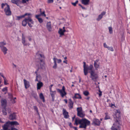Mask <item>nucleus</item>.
<instances>
[{
    "instance_id": "52",
    "label": "nucleus",
    "mask_w": 130,
    "mask_h": 130,
    "mask_svg": "<svg viewBox=\"0 0 130 130\" xmlns=\"http://www.w3.org/2000/svg\"><path fill=\"white\" fill-rule=\"evenodd\" d=\"M41 16V15L40 14L39 15H36V17L37 19L38 18H39V17H40Z\"/></svg>"
},
{
    "instance_id": "4",
    "label": "nucleus",
    "mask_w": 130,
    "mask_h": 130,
    "mask_svg": "<svg viewBox=\"0 0 130 130\" xmlns=\"http://www.w3.org/2000/svg\"><path fill=\"white\" fill-rule=\"evenodd\" d=\"M111 128L112 130H120V126H121V122L116 120L114 123L113 124Z\"/></svg>"
},
{
    "instance_id": "46",
    "label": "nucleus",
    "mask_w": 130,
    "mask_h": 130,
    "mask_svg": "<svg viewBox=\"0 0 130 130\" xmlns=\"http://www.w3.org/2000/svg\"><path fill=\"white\" fill-rule=\"evenodd\" d=\"M57 63H60L62 62L61 60V59H57Z\"/></svg>"
},
{
    "instance_id": "55",
    "label": "nucleus",
    "mask_w": 130,
    "mask_h": 130,
    "mask_svg": "<svg viewBox=\"0 0 130 130\" xmlns=\"http://www.w3.org/2000/svg\"><path fill=\"white\" fill-rule=\"evenodd\" d=\"M104 46L105 47H106V48H108V47L107 46V45H106V43H104Z\"/></svg>"
},
{
    "instance_id": "43",
    "label": "nucleus",
    "mask_w": 130,
    "mask_h": 130,
    "mask_svg": "<svg viewBox=\"0 0 130 130\" xmlns=\"http://www.w3.org/2000/svg\"><path fill=\"white\" fill-rule=\"evenodd\" d=\"M53 59L54 61V63H56V61H57V59L54 57Z\"/></svg>"
},
{
    "instance_id": "18",
    "label": "nucleus",
    "mask_w": 130,
    "mask_h": 130,
    "mask_svg": "<svg viewBox=\"0 0 130 130\" xmlns=\"http://www.w3.org/2000/svg\"><path fill=\"white\" fill-rule=\"evenodd\" d=\"M93 123L95 125H99L100 124V122L98 119H94L93 120Z\"/></svg>"
},
{
    "instance_id": "27",
    "label": "nucleus",
    "mask_w": 130,
    "mask_h": 130,
    "mask_svg": "<svg viewBox=\"0 0 130 130\" xmlns=\"http://www.w3.org/2000/svg\"><path fill=\"white\" fill-rule=\"evenodd\" d=\"M39 96H40V98L43 101V102H44L45 101V100L44 97V96L43 95L42 93H41L40 94Z\"/></svg>"
},
{
    "instance_id": "40",
    "label": "nucleus",
    "mask_w": 130,
    "mask_h": 130,
    "mask_svg": "<svg viewBox=\"0 0 130 130\" xmlns=\"http://www.w3.org/2000/svg\"><path fill=\"white\" fill-rule=\"evenodd\" d=\"M7 88L6 87L4 88L2 90V91L3 92H5V91H7Z\"/></svg>"
},
{
    "instance_id": "16",
    "label": "nucleus",
    "mask_w": 130,
    "mask_h": 130,
    "mask_svg": "<svg viewBox=\"0 0 130 130\" xmlns=\"http://www.w3.org/2000/svg\"><path fill=\"white\" fill-rule=\"evenodd\" d=\"M24 83L25 88L26 89H27L30 86L29 83L28 81H27L25 79H24Z\"/></svg>"
},
{
    "instance_id": "62",
    "label": "nucleus",
    "mask_w": 130,
    "mask_h": 130,
    "mask_svg": "<svg viewBox=\"0 0 130 130\" xmlns=\"http://www.w3.org/2000/svg\"><path fill=\"white\" fill-rule=\"evenodd\" d=\"M102 95V92H100L99 94V96H101Z\"/></svg>"
},
{
    "instance_id": "7",
    "label": "nucleus",
    "mask_w": 130,
    "mask_h": 130,
    "mask_svg": "<svg viewBox=\"0 0 130 130\" xmlns=\"http://www.w3.org/2000/svg\"><path fill=\"white\" fill-rule=\"evenodd\" d=\"M6 44V43L4 42H0V47L1 51L3 53L4 55L7 53L8 49L6 47L4 46Z\"/></svg>"
},
{
    "instance_id": "57",
    "label": "nucleus",
    "mask_w": 130,
    "mask_h": 130,
    "mask_svg": "<svg viewBox=\"0 0 130 130\" xmlns=\"http://www.w3.org/2000/svg\"><path fill=\"white\" fill-rule=\"evenodd\" d=\"M22 3H26V1L25 0H22Z\"/></svg>"
},
{
    "instance_id": "44",
    "label": "nucleus",
    "mask_w": 130,
    "mask_h": 130,
    "mask_svg": "<svg viewBox=\"0 0 130 130\" xmlns=\"http://www.w3.org/2000/svg\"><path fill=\"white\" fill-rule=\"evenodd\" d=\"M57 63H54V65L53 66V68L54 69H56L57 67Z\"/></svg>"
},
{
    "instance_id": "30",
    "label": "nucleus",
    "mask_w": 130,
    "mask_h": 130,
    "mask_svg": "<svg viewBox=\"0 0 130 130\" xmlns=\"http://www.w3.org/2000/svg\"><path fill=\"white\" fill-rule=\"evenodd\" d=\"M26 19H24L23 20L22 23V24L23 26H26L27 23V21H26Z\"/></svg>"
},
{
    "instance_id": "59",
    "label": "nucleus",
    "mask_w": 130,
    "mask_h": 130,
    "mask_svg": "<svg viewBox=\"0 0 130 130\" xmlns=\"http://www.w3.org/2000/svg\"><path fill=\"white\" fill-rule=\"evenodd\" d=\"M8 23L9 24V26L11 27L12 25V23Z\"/></svg>"
},
{
    "instance_id": "2",
    "label": "nucleus",
    "mask_w": 130,
    "mask_h": 130,
    "mask_svg": "<svg viewBox=\"0 0 130 130\" xmlns=\"http://www.w3.org/2000/svg\"><path fill=\"white\" fill-rule=\"evenodd\" d=\"M5 6V7L4 9V11L6 14L7 16L11 15V12L9 5L6 3L2 4L1 8L2 9H3Z\"/></svg>"
},
{
    "instance_id": "41",
    "label": "nucleus",
    "mask_w": 130,
    "mask_h": 130,
    "mask_svg": "<svg viewBox=\"0 0 130 130\" xmlns=\"http://www.w3.org/2000/svg\"><path fill=\"white\" fill-rule=\"evenodd\" d=\"M34 107L35 110L37 111V112L38 113V108L37 106H34Z\"/></svg>"
},
{
    "instance_id": "36",
    "label": "nucleus",
    "mask_w": 130,
    "mask_h": 130,
    "mask_svg": "<svg viewBox=\"0 0 130 130\" xmlns=\"http://www.w3.org/2000/svg\"><path fill=\"white\" fill-rule=\"evenodd\" d=\"M108 29L109 33L110 34H112V27H109Z\"/></svg>"
},
{
    "instance_id": "29",
    "label": "nucleus",
    "mask_w": 130,
    "mask_h": 130,
    "mask_svg": "<svg viewBox=\"0 0 130 130\" xmlns=\"http://www.w3.org/2000/svg\"><path fill=\"white\" fill-rule=\"evenodd\" d=\"M2 110L3 114L4 115H7L6 107H3Z\"/></svg>"
},
{
    "instance_id": "32",
    "label": "nucleus",
    "mask_w": 130,
    "mask_h": 130,
    "mask_svg": "<svg viewBox=\"0 0 130 130\" xmlns=\"http://www.w3.org/2000/svg\"><path fill=\"white\" fill-rule=\"evenodd\" d=\"M77 113H79V112H81L82 111V107H78L77 108Z\"/></svg>"
},
{
    "instance_id": "9",
    "label": "nucleus",
    "mask_w": 130,
    "mask_h": 130,
    "mask_svg": "<svg viewBox=\"0 0 130 130\" xmlns=\"http://www.w3.org/2000/svg\"><path fill=\"white\" fill-rule=\"evenodd\" d=\"M36 56L40 62H42L44 58V55L42 54L39 53L38 52L36 54Z\"/></svg>"
},
{
    "instance_id": "33",
    "label": "nucleus",
    "mask_w": 130,
    "mask_h": 130,
    "mask_svg": "<svg viewBox=\"0 0 130 130\" xmlns=\"http://www.w3.org/2000/svg\"><path fill=\"white\" fill-rule=\"evenodd\" d=\"M105 114L106 115L104 119L105 120H107L110 119V117L108 115L107 113H105Z\"/></svg>"
},
{
    "instance_id": "15",
    "label": "nucleus",
    "mask_w": 130,
    "mask_h": 130,
    "mask_svg": "<svg viewBox=\"0 0 130 130\" xmlns=\"http://www.w3.org/2000/svg\"><path fill=\"white\" fill-rule=\"evenodd\" d=\"M22 42L23 43V44L24 45H28V44L26 43V41H25V37L24 36V34H22ZM30 44L29 43L28 44V45H29Z\"/></svg>"
},
{
    "instance_id": "37",
    "label": "nucleus",
    "mask_w": 130,
    "mask_h": 130,
    "mask_svg": "<svg viewBox=\"0 0 130 130\" xmlns=\"http://www.w3.org/2000/svg\"><path fill=\"white\" fill-rule=\"evenodd\" d=\"M78 1L77 0L76 1L75 3H72V4L74 6H75L76 4L78 3Z\"/></svg>"
},
{
    "instance_id": "42",
    "label": "nucleus",
    "mask_w": 130,
    "mask_h": 130,
    "mask_svg": "<svg viewBox=\"0 0 130 130\" xmlns=\"http://www.w3.org/2000/svg\"><path fill=\"white\" fill-rule=\"evenodd\" d=\"M8 95L9 96V97L11 99H12L13 98V96L10 93H8Z\"/></svg>"
},
{
    "instance_id": "35",
    "label": "nucleus",
    "mask_w": 130,
    "mask_h": 130,
    "mask_svg": "<svg viewBox=\"0 0 130 130\" xmlns=\"http://www.w3.org/2000/svg\"><path fill=\"white\" fill-rule=\"evenodd\" d=\"M103 16L101 14L99 15L98 18L97 19L98 21H99L102 18Z\"/></svg>"
},
{
    "instance_id": "61",
    "label": "nucleus",
    "mask_w": 130,
    "mask_h": 130,
    "mask_svg": "<svg viewBox=\"0 0 130 130\" xmlns=\"http://www.w3.org/2000/svg\"><path fill=\"white\" fill-rule=\"evenodd\" d=\"M67 60H65L64 61H63V62L64 63H65L66 64H67Z\"/></svg>"
},
{
    "instance_id": "19",
    "label": "nucleus",
    "mask_w": 130,
    "mask_h": 130,
    "mask_svg": "<svg viewBox=\"0 0 130 130\" xmlns=\"http://www.w3.org/2000/svg\"><path fill=\"white\" fill-rule=\"evenodd\" d=\"M43 83L40 81H39L37 84V90L40 89L41 87L43 86Z\"/></svg>"
},
{
    "instance_id": "54",
    "label": "nucleus",
    "mask_w": 130,
    "mask_h": 130,
    "mask_svg": "<svg viewBox=\"0 0 130 130\" xmlns=\"http://www.w3.org/2000/svg\"><path fill=\"white\" fill-rule=\"evenodd\" d=\"M4 84L5 85H7V83H6V78H4Z\"/></svg>"
},
{
    "instance_id": "34",
    "label": "nucleus",
    "mask_w": 130,
    "mask_h": 130,
    "mask_svg": "<svg viewBox=\"0 0 130 130\" xmlns=\"http://www.w3.org/2000/svg\"><path fill=\"white\" fill-rule=\"evenodd\" d=\"M84 94L86 96H88L89 94V92L87 91H85L83 92Z\"/></svg>"
},
{
    "instance_id": "1",
    "label": "nucleus",
    "mask_w": 130,
    "mask_h": 130,
    "mask_svg": "<svg viewBox=\"0 0 130 130\" xmlns=\"http://www.w3.org/2000/svg\"><path fill=\"white\" fill-rule=\"evenodd\" d=\"M75 122L76 125H77L78 123L80 124L79 126L80 128H86L87 126L88 125L90 124V121L85 118L81 120L76 119Z\"/></svg>"
},
{
    "instance_id": "64",
    "label": "nucleus",
    "mask_w": 130,
    "mask_h": 130,
    "mask_svg": "<svg viewBox=\"0 0 130 130\" xmlns=\"http://www.w3.org/2000/svg\"><path fill=\"white\" fill-rule=\"evenodd\" d=\"M73 128L75 129V130H77V129L76 127H74Z\"/></svg>"
},
{
    "instance_id": "24",
    "label": "nucleus",
    "mask_w": 130,
    "mask_h": 130,
    "mask_svg": "<svg viewBox=\"0 0 130 130\" xmlns=\"http://www.w3.org/2000/svg\"><path fill=\"white\" fill-rule=\"evenodd\" d=\"M90 0H82V3L85 5H86L89 4Z\"/></svg>"
},
{
    "instance_id": "63",
    "label": "nucleus",
    "mask_w": 130,
    "mask_h": 130,
    "mask_svg": "<svg viewBox=\"0 0 130 130\" xmlns=\"http://www.w3.org/2000/svg\"><path fill=\"white\" fill-rule=\"evenodd\" d=\"M64 101L66 104L67 103V99H64Z\"/></svg>"
},
{
    "instance_id": "60",
    "label": "nucleus",
    "mask_w": 130,
    "mask_h": 130,
    "mask_svg": "<svg viewBox=\"0 0 130 130\" xmlns=\"http://www.w3.org/2000/svg\"><path fill=\"white\" fill-rule=\"evenodd\" d=\"M7 111L8 113H10L11 111L10 109L9 108H8L7 109Z\"/></svg>"
},
{
    "instance_id": "45",
    "label": "nucleus",
    "mask_w": 130,
    "mask_h": 130,
    "mask_svg": "<svg viewBox=\"0 0 130 130\" xmlns=\"http://www.w3.org/2000/svg\"><path fill=\"white\" fill-rule=\"evenodd\" d=\"M108 50H110L112 51H114L112 47H108Z\"/></svg>"
},
{
    "instance_id": "26",
    "label": "nucleus",
    "mask_w": 130,
    "mask_h": 130,
    "mask_svg": "<svg viewBox=\"0 0 130 130\" xmlns=\"http://www.w3.org/2000/svg\"><path fill=\"white\" fill-rule=\"evenodd\" d=\"M116 115L117 118H119L120 116V111L118 110H116Z\"/></svg>"
},
{
    "instance_id": "47",
    "label": "nucleus",
    "mask_w": 130,
    "mask_h": 130,
    "mask_svg": "<svg viewBox=\"0 0 130 130\" xmlns=\"http://www.w3.org/2000/svg\"><path fill=\"white\" fill-rule=\"evenodd\" d=\"M53 0H48L47 2L49 3H53Z\"/></svg>"
},
{
    "instance_id": "3",
    "label": "nucleus",
    "mask_w": 130,
    "mask_h": 130,
    "mask_svg": "<svg viewBox=\"0 0 130 130\" xmlns=\"http://www.w3.org/2000/svg\"><path fill=\"white\" fill-rule=\"evenodd\" d=\"M19 124L17 121H13L10 122L9 121L7 122L4 125L2 126L4 130H7V129L9 128L11 125H17Z\"/></svg>"
},
{
    "instance_id": "38",
    "label": "nucleus",
    "mask_w": 130,
    "mask_h": 130,
    "mask_svg": "<svg viewBox=\"0 0 130 130\" xmlns=\"http://www.w3.org/2000/svg\"><path fill=\"white\" fill-rule=\"evenodd\" d=\"M37 19H38V21L40 23H42V22L43 21L42 19L41 18H38Z\"/></svg>"
},
{
    "instance_id": "6",
    "label": "nucleus",
    "mask_w": 130,
    "mask_h": 130,
    "mask_svg": "<svg viewBox=\"0 0 130 130\" xmlns=\"http://www.w3.org/2000/svg\"><path fill=\"white\" fill-rule=\"evenodd\" d=\"M90 73V76L92 80L94 82H96L98 78V75L95 73L94 71H91L89 72Z\"/></svg>"
},
{
    "instance_id": "11",
    "label": "nucleus",
    "mask_w": 130,
    "mask_h": 130,
    "mask_svg": "<svg viewBox=\"0 0 130 130\" xmlns=\"http://www.w3.org/2000/svg\"><path fill=\"white\" fill-rule=\"evenodd\" d=\"M11 2L12 3L16 4L18 6H19L22 3V2L19 0H11Z\"/></svg>"
},
{
    "instance_id": "8",
    "label": "nucleus",
    "mask_w": 130,
    "mask_h": 130,
    "mask_svg": "<svg viewBox=\"0 0 130 130\" xmlns=\"http://www.w3.org/2000/svg\"><path fill=\"white\" fill-rule=\"evenodd\" d=\"M57 90L58 92L60 93L62 97H63L67 94V93L65 91V88L64 86H63L62 90L57 89Z\"/></svg>"
},
{
    "instance_id": "39",
    "label": "nucleus",
    "mask_w": 130,
    "mask_h": 130,
    "mask_svg": "<svg viewBox=\"0 0 130 130\" xmlns=\"http://www.w3.org/2000/svg\"><path fill=\"white\" fill-rule=\"evenodd\" d=\"M45 11H43V12H42V13H41L40 14H41V15L42 16H44L45 17H46V15L45 14Z\"/></svg>"
},
{
    "instance_id": "48",
    "label": "nucleus",
    "mask_w": 130,
    "mask_h": 130,
    "mask_svg": "<svg viewBox=\"0 0 130 130\" xmlns=\"http://www.w3.org/2000/svg\"><path fill=\"white\" fill-rule=\"evenodd\" d=\"M28 25L30 27H32L33 26V24H32L31 23V24L30 23H28Z\"/></svg>"
},
{
    "instance_id": "53",
    "label": "nucleus",
    "mask_w": 130,
    "mask_h": 130,
    "mask_svg": "<svg viewBox=\"0 0 130 130\" xmlns=\"http://www.w3.org/2000/svg\"><path fill=\"white\" fill-rule=\"evenodd\" d=\"M105 13H106L105 12L103 11L100 14H101V15H102V16H103V15H104L105 14Z\"/></svg>"
},
{
    "instance_id": "23",
    "label": "nucleus",
    "mask_w": 130,
    "mask_h": 130,
    "mask_svg": "<svg viewBox=\"0 0 130 130\" xmlns=\"http://www.w3.org/2000/svg\"><path fill=\"white\" fill-rule=\"evenodd\" d=\"M63 114L65 118H67L69 117L68 115V112L66 111V110L64 109H63Z\"/></svg>"
},
{
    "instance_id": "22",
    "label": "nucleus",
    "mask_w": 130,
    "mask_h": 130,
    "mask_svg": "<svg viewBox=\"0 0 130 130\" xmlns=\"http://www.w3.org/2000/svg\"><path fill=\"white\" fill-rule=\"evenodd\" d=\"M29 14H28L27 13H25V14H24V15L20 16H16V17L17 18V19H16V20H19L20 19H22L23 18H24V17L26 16L27 15H29Z\"/></svg>"
},
{
    "instance_id": "5",
    "label": "nucleus",
    "mask_w": 130,
    "mask_h": 130,
    "mask_svg": "<svg viewBox=\"0 0 130 130\" xmlns=\"http://www.w3.org/2000/svg\"><path fill=\"white\" fill-rule=\"evenodd\" d=\"M84 63V75H86L88 73V70L91 71H93L92 70L93 68V67L92 64H90V66L88 67L86 66V63L85 62H83Z\"/></svg>"
},
{
    "instance_id": "13",
    "label": "nucleus",
    "mask_w": 130,
    "mask_h": 130,
    "mask_svg": "<svg viewBox=\"0 0 130 130\" xmlns=\"http://www.w3.org/2000/svg\"><path fill=\"white\" fill-rule=\"evenodd\" d=\"M46 28L48 31H51L52 30V27L51 26V22H48L46 24Z\"/></svg>"
},
{
    "instance_id": "10",
    "label": "nucleus",
    "mask_w": 130,
    "mask_h": 130,
    "mask_svg": "<svg viewBox=\"0 0 130 130\" xmlns=\"http://www.w3.org/2000/svg\"><path fill=\"white\" fill-rule=\"evenodd\" d=\"M27 14H30L29 15H27L26 16H27L28 17L26 18H25V19H26V20L28 23H29V22H30L31 24H33L34 21L31 18V14L30 13H27Z\"/></svg>"
},
{
    "instance_id": "14",
    "label": "nucleus",
    "mask_w": 130,
    "mask_h": 130,
    "mask_svg": "<svg viewBox=\"0 0 130 130\" xmlns=\"http://www.w3.org/2000/svg\"><path fill=\"white\" fill-rule=\"evenodd\" d=\"M99 60H96L94 61V66L96 70H98L99 67V64L97 63Z\"/></svg>"
},
{
    "instance_id": "31",
    "label": "nucleus",
    "mask_w": 130,
    "mask_h": 130,
    "mask_svg": "<svg viewBox=\"0 0 130 130\" xmlns=\"http://www.w3.org/2000/svg\"><path fill=\"white\" fill-rule=\"evenodd\" d=\"M58 33L61 35H63L64 34L63 30L61 28L59 29V30L58 31Z\"/></svg>"
},
{
    "instance_id": "17",
    "label": "nucleus",
    "mask_w": 130,
    "mask_h": 130,
    "mask_svg": "<svg viewBox=\"0 0 130 130\" xmlns=\"http://www.w3.org/2000/svg\"><path fill=\"white\" fill-rule=\"evenodd\" d=\"M16 116L15 115V113H13L9 116V119L10 120L16 119Z\"/></svg>"
},
{
    "instance_id": "25",
    "label": "nucleus",
    "mask_w": 130,
    "mask_h": 130,
    "mask_svg": "<svg viewBox=\"0 0 130 130\" xmlns=\"http://www.w3.org/2000/svg\"><path fill=\"white\" fill-rule=\"evenodd\" d=\"M77 116L83 118L84 117L85 114L82 111L79 113H77Z\"/></svg>"
},
{
    "instance_id": "58",
    "label": "nucleus",
    "mask_w": 130,
    "mask_h": 130,
    "mask_svg": "<svg viewBox=\"0 0 130 130\" xmlns=\"http://www.w3.org/2000/svg\"><path fill=\"white\" fill-rule=\"evenodd\" d=\"M83 9H85V7H83L81 4H78Z\"/></svg>"
},
{
    "instance_id": "50",
    "label": "nucleus",
    "mask_w": 130,
    "mask_h": 130,
    "mask_svg": "<svg viewBox=\"0 0 130 130\" xmlns=\"http://www.w3.org/2000/svg\"><path fill=\"white\" fill-rule=\"evenodd\" d=\"M39 77V75H36V79L35 80V81H38V82H39V80H38V78Z\"/></svg>"
},
{
    "instance_id": "12",
    "label": "nucleus",
    "mask_w": 130,
    "mask_h": 130,
    "mask_svg": "<svg viewBox=\"0 0 130 130\" xmlns=\"http://www.w3.org/2000/svg\"><path fill=\"white\" fill-rule=\"evenodd\" d=\"M1 105L3 107H6L7 101L5 99H2L1 101Z\"/></svg>"
},
{
    "instance_id": "20",
    "label": "nucleus",
    "mask_w": 130,
    "mask_h": 130,
    "mask_svg": "<svg viewBox=\"0 0 130 130\" xmlns=\"http://www.w3.org/2000/svg\"><path fill=\"white\" fill-rule=\"evenodd\" d=\"M50 94L51 95L52 98V100L53 101H54V98H55V96L54 95L56 94V91H50Z\"/></svg>"
},
{
    "instance_id": "49",
    "label": "nucleus",
    "mask_w": 130,
    "mask_h": 130,
    "mask_svg": "<svg viewBox=\"0 0 130 130\" xmlns=\"http://www.w3.org/2000/svg\"><path fill=\"white\" fill-rule=\"evenodd\" d=\"M53 86V84H52L50 86V87H49V88H50V91H52V87Z\"/></svg>"
},
{
    "instance_id": "28",
    "label": "nucleus",
    "mask_w": 130,
    "mask_h": 130,
    "mask_svg": "<svg viewBox=\"0 0 130 130\" xmlns=\"http://www.w3.org/2000/svg\"><path fill=\"white\" fill-rule=\"evenodd\" d=\"M76 99H81L82 97L80 95L78 94H75V96L74 98Z\"/></svg>"
},
{
    "instance_id": "51",
    "label": "nucleus",
    "mask_w": 130,
    "mask_h": 130,
    "mask_svg": "<svg viewBox=\"0 0 130 130\" xmlns=\"http://www.w3.org/2000/svg\"><path fill=\"white\" fill-rule=\"evenodd\" d=\"M41 16V15L40 14L39 15H36V17L37 19L38 18H39V17H40Z\"/></svg>"
},
{
    "instance_id": "56",
    "label": "nucleus",
    "mask_w": 130,
    "mask_h": 130,
    "mask_svg": "<svg viewBox=\"0 0 130 130\" xmlns=\"http://www.w3.org/2000/svg\"><path fill=\"white\" fill-rule=\"evenodd\" d=\"M28 38L29 41H30L31 40V38L30 36L28 37Z\"/></svg>"
},
{
    "instance_id": "21",
    "label": "nucleus",
    "mask_w": 130,
    "mask_h": 130,
    "mask_svg": "<svg viewBox=\"0 0 130 130\" xmlns=\"http://www.w3.org/2000/svg\"><path fill=\"white\" fill-rule=\"evenodd\" d=\"M69 104L68 105V107L70 109H72L73 108V103L71 99H69Z\"/></svg>"
}]
</instances>
